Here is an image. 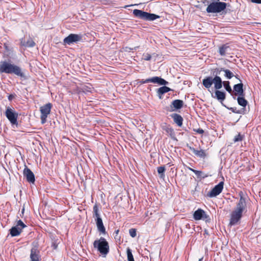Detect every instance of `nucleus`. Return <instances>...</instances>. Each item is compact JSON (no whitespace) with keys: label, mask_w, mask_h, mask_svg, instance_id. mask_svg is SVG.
<instances>
[{"label":"nucleus","mask_w":261,"mask_h":261,"mask_svg":"<svg viewBox=\"0 0 261 261\" xmlns=\"http://www.w3.org/2000/svg\"><path fill=\"white\" fill-rule=\"evenodd\" d=\"M238 195L240 197L239 200L230 214L229 224L231 226L236 225L241 220L243 213L245 212L247 209L246 195L242 191H240Z\"/></svg>","instance_id":"obj_1"},{"label":"nucleus","mask_w":261,"mask_h":261,"mask_svg":"<svg viewBox=\"0 0 261 261\" xmlns=\"http://www.w3.org/2000/svg\"><path fill=\"white\" fill-rule=\"evenodd\" d=\"M0 72L8 74L13 73L20 77L24 76V74L19 66L11 64L7 61L1 62L0 64Z\"/></svg>","instance_id":"obj_2"},{"label":"nucleus","mask_w":261,"mask_h":261,"mask_svg":"<svg viewBox=\"0 0 261 261\" xmlns=\"http://www.w3.org/2000/svg\"><path fill=\"white\" fill-rule=\"evenodd\" d=\"M223 82L221 78L216 74L214 77L212 76L206 77L202 80V84L205 88L209 89L214 84L215 89L219 90L222 87Z\"/></svg>","instance_id":"obj_3"},{"label":"nucleus","mask_w":261,"mask_h":261,"mask_svg":"<svg viewBox=\"0 0 261 261\" xmlns=\"http://www.w3.org/2000/svg\"><path fill=\"white\" fill-rule=\"evenodd\" d=\"M93 247L103 256H106L110 251L109 243L103 237L95 240L93 242Z\"/></svg>","instance_id":"obj_4"},{"label":"nucleus","mask_w":261,"mask_h":261,"mask_svg":"<svg viewBox=\"0 0 261 261\" xmlns=\"http://www.w3.org/2000/svg\"><path fill=\"white\" fill-rule=\"evenodd\" d=\"M133 14L136 17L146 21H153L160 18V16L158 15L149 13L138 9L134 10Z\"/></svg>","instance_id":"obj_5"},{"label":"nucleus","mask_w":261,"mask_h":261,"mask_svg":"<svg viewBox=\"0 0 261 261\" xmlns=\"http://www.w3.org/2000/svg\"><path fill=\"white\" fill-rule=\"evenodd\" d=\"M226 7V4L224 2H215L210 4L206 8L208 13H219Z\"/></svg>","instance_id":"obj_6"},{"label":"nucleus","mask_w":261,"mask_h":261,"mask_svg":"<svg viewBox=\"0 0 261 261\" xmlns=\"http://www.w3.org/2000/svg\"><path fill=\"white\" fill-rule=\"evenodd\" d=\"M53 105L51 103L48 102L40 108V112L41 113L40 115V119L41 122L42 124H44L47 121V118L48 115L50 114L51 112V109L52 108Z\"/></svg>","instance_id":"obj_7"},{"label":"nucleus","mask_w":261,"mask_h":261,"mask_svg":"<svg viewBox=\"0 0 261 261\" xmlns=\"http://www.w3.org/2000/svg\"><path fill=\"white\" fill-rule=\"evenodd\" d=\"M83 38V36L82 34H70L64 39L63 42L65 45H71L82 42Z\"/></svg>","instance_id":"obj_8"},{"label":"nucleus","mask_w":261,"mask_h":261,"mask_svg":"<svg viewBox=\"0 0 261 261\" xmlns=\"http://www.w3.org/2000/svg\"><path fill=\"white\" fill-rule=\"evenodd\" d=\"M5 115L12 124H17L18 115L13 109L8 107L5 112Z\"/></svg>","instance_id":"obj_9"},{"label":"nucleus","mask_w":261,"mask_h":261,"mask_svg":"<svg viewBox=\"0 0 261 261\" xmlns=\"http://www.w3.org/2000/svg\"><path fill=\"white\" fill-rule=\"evenodd\" d=\"M223 186L224 182H220L218 185H216L207 194L208 196L210 197H214L219 195L223 189Z\"/></svg>","instance_id":"obj_10"},{"label":"nucleus","mask_w":261,"mask_h":261,"mask_svg":"<svg viewBox=\"0 0 261 261\" xmlns=\"http://www.w3.org/2000/svg\"><path fill=\"white\" fill-rule=\"evenodd\" d=\"M184 106V101L180 99H175L172 101L170 108H167V112H173L176 110L180 109Z\"/></svg>","instance_id":"obj_11"},{"label":"nucleus","mask_w":261,"mask_h":261,"mask_svg":"<svg viewBox=\"0 0 261 261\" xmlns=\"http://www.w3.org/2000/svg\"><path fill=\"white\" fill-rule=\"evenodd\" d=\"M193 218L195 220H205L209 218V216L206 215L205 211L201 208H198L193 214Z\"/></svg>","instance_id":"obj_12"},{"label":"nucleus","mask_w":261,"mask_h":261,"mask_svg":"<svg viewBox=\"0 0 261 261\" xmlns=\"http://www.w3.org/2000/svg\"><path fill=\"white\" fill-rule=\"evenodd\" d=\"M23 175L26 177L27 180L30 183L35 182V176L33 172L27 166L23 170Z\"/></svg>","instance_id":"obj_13"},{"label":"nucleus","mask_w":261,"mask_h":261,"mask_svg":"<svg viewBox=\"0 0 261 261\" xmlns=\"http://www.w3.org/2000/svg\"><path fill=\"white\" fill-rule=\"evenodd\" d=\"M233 91L235 96H245L243 84L242 83L234 85Z\"/></svg>","instance_id":"obj_14"},{"label":"nucleus","mask_w":261,"mask_h":261,"mask_svg":"<svg viewBox=\"0 0 261 261\" xmlns=\"http://www.w3.org/2000/svg\"><path fill=\"white\" fill-rule=\"evenodd\" d=\"M39 251L35 247L31 250V261H39Z\"/></svg>","instance_id":"obj_15"},{"label":"nucleus","mask_w":261,"mask_h":261,"mask_svg":"<svg viewBox=\"0 0 261 261\" xmlns=\"http://www.w3.org/2000/svg\"><path fill=\"white\" fill-rule=\"evenodd\" d=\"M93 90V87L90 84H88L87 85H83L80 88L78 89V91L77 92L79 94L81 92H83L85 93H92Z\"/></svg>","instance_id":"obj_16"},{"label":"nucleus","mask_w":261,"mask_h":261,"mask_svg":"<svg viewBox=\"0 0 261 261\" xmlns=\"http://www.w3.org/2000/svg\"><path fill=\"white\" fill-rule=\"evenodd\" d=\"M95 222L98 231L101 234H105L107 233V231L106 228L103 225L102 219L98 218L97 220L95 221Z\"/></svg>","instance_id":"obj_17"},{"label":"nucleus","mask_w":261,"mask_h":261,"mask_svg":"<svg viewBox=\"0 0 261 261\" xmlns=\"http://www.w3.org/2000/svg\"><path fill=\"white\" fill-rule=\"evenodd\" d=\"M174 122L178 126H181L183 122V118L181 115L177 113H173L170 115Z\"/></svg>","instance_id":"obj_18"},{"label":"nucleus","mask_w":261,"mask_h":261,"mask_svg":"<svg viewBox=\"0 0 261 261\" xmlns=\"http://www.w3.org/2000/svg\"><path fill=\"white\" fill-rule=\"evenodd\" d=\"M215 96L214 97L216 98L220 102H222L226 98L225 93L219 90H216L215 92Z\"/></svg>","instance_id":"obj_19"},{"label":"nucleus","mask_w":261,"mask_h":261,"mask_svg":"<svg viewBox=\"0 0 261 261\" xmlns=\"http://www.w3.org/2000/svg\"><path fill=\"white\" fill-rule=\"evenodd\" d=\"M216 70H217L216 72L217 74H219L221 71H224L225 73V77H227V79H230L233 76H234L233 73L228 69H226L221 68L220 69H217Z\"/></svg>","instance_id":"obj_20"},{"label":"nucleus","mask_w":261,"mask_h":261,"mask_svg":"<svg viewBox=\"0 0 261 261\" xmlns=\"http://www.w3.org/2000/svg\"><path fill=\"white\" fill-rule=\"evenodd\" d=\"M171 90H172V89H171L170 88H169L168 87L163 86L158 89V91H157L158 95L159 98L161 99V98H162V95L164 94H165L169 91H170Z\"/></svg>","instance_id":"obj_21"},{"label":"nucleus","mask_w":261,"mask_h":261,"mask_svg":"<svg viewBox=\"0 0 261 261\" xmlns=\"http://www.w3.org/2000/svg\"><path fill=\"white\" fill-rule=\"evenodd\" d=\"M22 230L20 227L13 226L10 229V233L12 237H16L20 235Z\"/></svg>","instance_id":"obj_22"},{"label":"nucleus","mask_w":261,"mask_h":261,"mask_svg":"<svg viewBox=\"0 0 261 261\" xmlns=\"http://www.w3.org/2000/svg\"><path fill=\"white\" fill-rule=\"evenodd\" d=\"M99 206L97 204H95L93 207V217L95 221L97 220L98 218H101L99 212Z\"/></svg>","instance_id":"obj_23"},{"label":"nucleus","mask_w":261,"mask_h":261,"mask_svg":"<svg viewBox=\"0 0 261 261\" xmlns=\"http://www.w3.org/2000/svg\"><path fill=\"white\" fill-rule=\"evenodd\" d=\"M152 83H158L161 85H166L168 84V82L165 81L164 79L158 76H154L152 77Z\"/></svg>","instance_id":"obj_24"},{"label":"nucleus","mask_w":261,"mask_h":261,"mask_svg":"<svg viewBox=\"0 0 261 261\" xmlns=\"http://www.w3.org/2000/svg\"><path fill=\"white\" fill-rule=\"evenodd\" d=\"M190 149L192 151V152L197 156L200 158H205L206 156V153L205 151L202 149L198 150L193 147H190Z\"/></svg>","instance_id":"obj_25"},{"label":"nucleus","mask_w":261,"mask_h":261,"mask_svg":"<svg viewBox=\"0 0 261 261\" xmlns=\"http://www.w3.org/2000/svg\"><path fill=\"white\" fill-rule=\"evenodd\" d=\"M244 96H239L237 98L238 104L244 108L246 107L248 104V101L245 99Z\"/></svg>","instance_id":"obj_26"},{"label":"nucleus","mask_w":261,"mask_h":261,"mask_svg":"<svg viewBox=\"0 0 261 261\" xmlns=\"http://www.w3.org/2000/svg\"><path fill=\"white\" fill-rule=\"evenodd\" d=\"M188 169L192 171L193 172H194L198 177H202V178H204L207 177V175L204 174L201 171L195 170L189 167H188Z\"/></svg>","instance_id":"obj_27"},{"label":"nucleus","mask_w":261,"mask_h":261,"mask_svg":"<svg viewBox=\"0 0 261 261\" xmlns=\"http://www.w3.org/2000/svg\"><path fill=\"white\" fill-rule=\"evenodd\" d=\"M222 86H224L225 90L229 93L231 94L232 92V89L230 86V83L228 81L223 82Z\"/></svg>","instance_id":"obj_28"},{"label":"nucleus","mask_w":261,"mask_h":261,"mask_svg":"<svg viewBox=\"0 0 261 261\" xmlns=\"http://www.w3.org/2000/svg\"><path fill=\"white\" fill-rule=\"evenodd\" d=\"M164 130L166 131L167 133L169 134L170 136L172 138H175V133L174 129L171 127H170V126H168L164 129Z\"/></svg>","instance_id":"obj_29"},{"label":"nucleus","mask_w":261,"mask_h":261,"mask_svg":"<svg viewBox=\"0 0 261 261\" xmlns=\"http://www.w3.org/2000/svg\"><path fill=\"white\" fill-rule=\"evenodd\" d=\"M166 170V169L164 166H160L158 167L157 171L158 173L160 175V177L161 178H164L165 177L164 172Z\"/></svg>","instance_id":"obj_30"},{"label":"nucleus","mask_w":261,"mask_h":261,"mask_svg":"<svg viewBox=\"0 0 261 261\" xmlns=\"http://www.w3.org/2000/svg\"><path fill=\"white\" fill-rule=\"evenodd\" d=\"M127 258L128 261H135L132 250L129 248H127L126 250Z\"/></svg>","instance_id":"obj_31"},{"label":"nucleus","mask_w":261,"mask_h":261,"mask_svg":"<svg viewBox=\"0 0 261 261\" xmlns=\"http://www.w3.org/2000/svg\"><path fill=\"white\" fill-rule=\"evenodd\" d=\"M35 42L31 39L28 40L26 43H24L23 45L26 47H32L34 46Z\"/></svg>","instance_id":"obj_32"},{"label":"nucleus","mask_w":261,"mask_h":261,"mask_svg":"<svg viewBox=\"0 0 261 261\" xmlns=\"http://www.w3.org/2000/svg\"><path fill=\"white\" fill-rule=\"evenodd\" d=\"M15 226L20 227V228H21V230H22V229L25 227L27 226L21 220H19L17 221V224Z\"/></svg>","instance_id":"obj_33"},{"label":"nucleus","mask_w":261,"mask_h":261,"mask_svg":"<svg viewBox=\"0 0 261 261\" xmlns=\"http://www.w3.org/2000/svg\"><path fill=\"white\" fill-rule=\"evenodd\" d=\"M243 139V136L242 135H241L240 133H239L238 135L235 136V137L234 138V139H233V141L234 142L241 141H242Z\"/></svg>","instance_id":"obj_34"},{"label":"nucleus","mask_w":261,"mask_h":261,"mask_svg":"<svg viewBox=\"0 0 261 261\" xmlns=\"http://www.w3.org/2000/svg\"><path fill=\"white\" fill-rule=\"evenodd\" d=\"M137 231H136V229L135 228H131L129 230V235L132 237V238H135L136 235H137Z\"/></svg>","instance_id":"obj_35"},{"label":"nucleus","mask_w":261,"mask_h":261,"mask_svg":"<svg viewBox=\"0 0 261 261\" xmlns=\"http://www.w3.org/2000/svg\"><path fill=\"white\" fill-rule=\"evenodd\" d=\"M143 59L146 61H149L151 59V55L149 54H144L143 55Z\"/></svg>","instance_id":"obj_36"},{"label":"nucleus","mask_w":261,"mask_h":261,"mask_svg":"<svg viewBox=\"0 0 261 261\" xmlns=\"http://www.w3.org/2000/svg\"><path fill=\"white\" fill-rule=\"evenodd\" d=\"M149 82H151L152 83V78L147 79H146L145 80H141L138 83H140V84H143L148 83H149Z\"/></svg>","instance_id":"obj_37"},{"label":"nucleus","mask_w":261,"mask_h":261,"mask_svg":"<svg viewBox=\"0 0 261 261\" xmlns=\"http://www.w3.org/2000/svg\"><path fill=\"white\" fill-rule=\"evenodd\" d=\"M230 110L234 113L241 114L242 113L241 110H238L237 108L236 107L231 108H230Z\"/></svg>","instance_id":"obj_38"},{"label":"nucleus","mask_w":261,"mask_h":261,"mask_svg":"<svg viewBox=\"0 0 261 261\" xmlns=\"http://www.w3.org/2000/svg\"><path fill=\"white\" fill-rule=\"evenodd\" d=\"M194 131L199 134H203L204 133V130L201 128H199L198 129H194Z\"/></svg>","instance_id":"obj_39"},{"label":"nucleus","mask_w":261,"mask_h":261,"mask_svg":"<svg viewBox=\"0 0 261 261\" xmlns=\"http://www.w3.org/2000/svg\"><path fill=\"white\" fill-rule=\"evenodd\" d=\"M160 57V55L157 54H152L151 55V58H153L154 60H156L158 58Z\"/></svg>","instance_id":"obj_40"},{"label":"nucleus","mask_w":261,"mask_h":261,"mask_svg":"<svg viewBox=\"0 0 261 261\" xmlns=\"http://www.w3.org/2000/svg\"><path fill=\"white\" fill-rule=\"evenodd\" d=\"M229 47H230V46L227 44H226L223 45L221 47H220L219 48V49H227Z\"/></svg>","instance_id":"obj_41"},{"label":"nucleus","mask_w":261,"mask_h":261,"mask_svg":"<svg viewBox=\"0 0 261 261\" xmlns=\"http://www.w3.org/2000/svg\"><path fill=\"white\" fill-rule=\"evenodd\" d=\"M15 96V94H10L8 97L9 100L11 101L14 98Z\"/></svg>","instance_id":"obj_42"},{"label":"nucleus","mask_w":261,"mask_h":261,"mask_svg":"<svg viewBox=\"0 0 261 261\" xmlns=\"http://www.w3.org/2000/svg\"><path fill=\"white\" fill-rule=\"evenodd\" d=\"M225 50H219V54L221 56H224L225 55Z\"/></svg>","instance_id":"obj_43"},{"label":"nucleus","mask_w":261,"mask_h":261,"mask_svg":"<svg viewBox=\"0 0 261 261\" xmlns=\"http://www.w3.org/2000/svg\"><path fill=\"white\" fill-rule=\"evenodd\" d=\"M251 2L256 4H261V0H251Z\"/></svg>","instance_id":"obj_44"},{"label":"nucleus","mask_w":261,"mask_h":261,"mask_svg":"<svg viewBox=\"0 0 261 261\" xmlns=\"http://www.w3.org/2000/svg\"><path fill=\"white\" fill-rule=\"evenodd\" d=\"M203 234L204 236H205V234L208 235V232L207 230L205 229Z\"/></svg>","instance_id":"obj_45"},{"label":"nucleus","mask_w":261,"mask_h":261,"mask_svg":"<svg viewBox=\"0 0 261 261\" xmlns=\"http://www.w3.org/2000/svg\"><path fill=\"white\" fill-rule=\"evenodd\" d=\"M134 6V5H127V6H125L124 7V8H127V7H129V6Z\"/></svg>","instance_id":"obj_46"},{"label":"nucleus","mask_w":261,"mask_h":261,"mask_svg":"<svg viewBox=\"0 0 261 261\" xmlns=\"http://www.w3.org/2000/svg\"><path fill=\"white\" fill-rule=\"evenodd\" d=\"M234 76H235L236 78H237V79H239L240 81L238 75H234Z\"/></svg>","instance_id":"obj_47"},{"label":"nucleus","mask_w":261,"mask_h":261,"mask_svg":"<svg viewBox=\"0 0 261 261\" xmlns=\"http://www.w3.org/2000/svg\"><path fill=\"white\" fill-rule=\"evenodd\" d=\"M203 259V257H201L199 259L198 261H202Z\"/></svg>","instance_id":"obj_48"},{"label":"nucleus","mask_w":261,"mask_h":261,"mask_svg":"<svg viewBox=\"0 0 261 261\" xmlns=\"http://www.w3.org/2000/svg\"><path fill=\"white\" fill-rule=\"evenodd\" d=\"M24 208H22V211H21V213H22V214H23V213H24Z\"/></svg>","instance_id":"obj_49"},{"label":"nucleus","mask_w":261,"mask_h":261,"mask_svg":"<svg viewBox=\"0 0 261 261\" xmlns=\"http://www.w3.org/2000/svg\"><path fill=\"white\" fill-rule=\"evenodd\" d=\"M115 232H116V233L117 234V233H118V232H119V230H117Z\"/></svg>","instance_id":"obj_50"}]
</instances>
